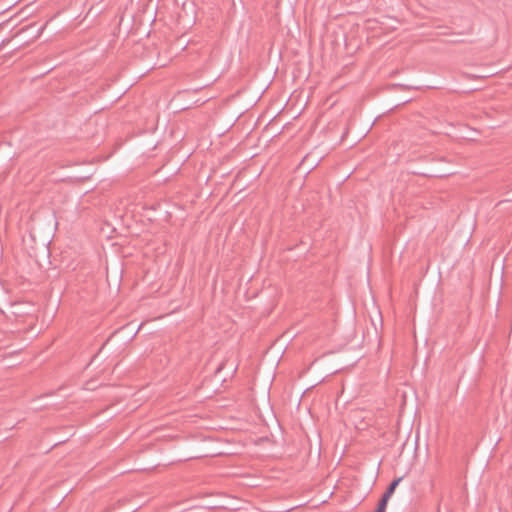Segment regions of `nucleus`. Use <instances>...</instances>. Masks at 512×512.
I'll list each match as a JSON object with an SVG mask.
<instances>
[{"mask_svg":"<svg viewBox=\"0 0 512 512\" xmlns=\"http://www.w3.org/2000/svg\"><path fill=\"white\" fill-rule=\"evenodd\" d=\"M401 481H402V477H399V478L393 480L389 484V486H388L387 490L385 491V493L383 494L382 498H384L385 500L388 501L390 499V497L392 496V494L394 493L396 487L399 485V483Z\"/></svg>","mask_w":512,"mask_h":512,"instance_id":"obj_1","label":"nucleus"},{"mask_svg":"<svg viewBox=\"0 0 512 512\" xmlns=\"http://www.w3.org/2000/svg\"><path fill=\"white\" fill-rule=\"evenodd\" d=\"M387 503H388L387 500H385L384 498H381L379 503H378V507L375 510V512H385L386 511V507H387Z\"/></svg>","mask_w":512,"mask_h":512,"instance_id":"obj_2","label":"nucleus"}]
</instances>
